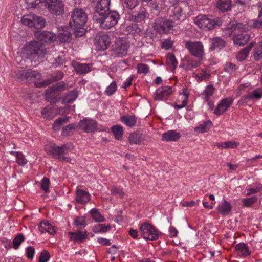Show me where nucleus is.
Returning <instances> with one entry per match:
<instances>
[{
  "label": "nucleus",
  "instance_id": "a878e982",
  "mask_svg": "<svg viewBox=\"0 0 262 262\" xmlns=\"http://www.w3.org/2000/svg\"><path fill=\"white\" fill-rule=\"evenodd\" d=\"M235 249L238 255L243 257H246L251 254L248 246L244 243H240L235 246Z\"/></svg>",
  "mask_w": 262,
  "mask_h": 262
},
{
  "label": "nucleus",
  "instance_id": "13d9d810",
  "mask_svg": "<svg viewBox=\"0 0 262 262\" xmlns=\"http://www.w3.org/2000/svg\"><path fill=\"white\" fill-rule=\"evenodd\" d=\"M253 58L255 60H259L262 59V46L259 43L255 50Z\"/></svg>",
  "mask_w": 262,
  "mask_h": 262
},
{
  "label": "nucleus",
  "instance_id": "f3484780",
  "mask_svg": "<svg viewBox=\"0 0 262 262\" xmlns=\"http://www.w3.org/2000/svg\"><path fill=\"white\" fill-rule=\"evenodd\" d=\"M79 126L84 132L90 133L97 129V124L95 120L85 118L80 121Z\"/></svg>",
  "mask_w": 262,
  "mask_h": 262
},
{
  "label": "nucleus",
  "instance_id": "412c9836",
  "mask_svg": "<svg viewBox=\"0 0 262 262\" xmlns=\"http://www.w3.org/2000/svg\"><path fill=\"white\" fill-rule=\"evenodd\" d=\"M60 111L55 107L47 106L41 111V115L46 120L52 119L59 114Z\"/></svg>",
  "mask_w": 262,
  "mask_h": 262
},
{
  "label": "nucleus",
  "instance_id": "c85d7f7f",
  "mask_svg": "<svg viewBox=\"0 0 262 262\" xmlns=\"http://www.w3.org/2000/svg\"><path fill=\"white\" fill-rule=\"evenodd\" d=\"M212 125V123L210 120L204 121L200 123L194 129V131L198 133H204L207 132Z\"/></svg>",
  "mask_w": 262,
  "mask_h": 262
},
{
  "label": "nucleus",
  "instance_id": "bb28decb",
  "mask_svg": "<svg viewBox=\"0 0 262 262\" xmlns=\"http://www.w3.org/2000/svg\"><path fill=\"white\" fill-rule=\"evenodd\" d=\"M210 49L214 50L216 49H221L225 47V42L223 39L220 37H216L209 40Z\"/></svg>",
  "mask_w": 262,
  "mask_h": 262
},
{
  "label": "nucleus",
  "instance_id": "5701e85b",
  "mask_svg": "<svg viewBox=\"0 0 262 262\" xmlns=\"http://www.w3.org/2000/svg\"><path fill=\"white\" fill-rule=\"evenodd\" d=\"M73 65L76 72L79 74L88 73L91 71L92 68V64L91 63L75 62Z\"/></svg>",
  "mask_w": 262,
  "mask_h": 262
},
{
  "label": "nucleus",
  "instance_id": "09e8293b",
  "mask_svg": "<svg viewBox=\"0 0 262 262\" xmlns=\"http://www.w3.org/2000/svg\"><path fill=\"white\" fill-rule=\"evenodd\" d=\"M167 63L171 66V68L175 69L178 64V61L175 56L173 54H168L167 56Z\"/></svg>",
  "mask_w": 262,
  "mask_h": 262
},
{
  "label": "nucleus",
  "instance_id": "f03ea898",
  "mask_svg": "<svg viewBox=\"0 0 262 262\" xmlns=\"http://www.w3.org/2000/svg\"><path fill=\"white\" fill-rule=\"evenodd\" d=\"M26 57L30 60L31 62L35 63L39 62L46 54L43 43L41 41H33L27 44L25 48Z\"/></svg>",
  "mask_w": 262,
  "mask_h": 262
},
{
  "label": "nucleus",
  "instance_id": "774afa93",
  "mask_svg": "<svg viewBox=\"0 0 262 262\" xmlns=\"http://www.w3.org/2000/svg\"><path fill=\"white\" fill-rule=\"evenodd\" d=\"M111 193L113 195H118L119 197L122 198L124 197L125 193L120 189L116 187H113L111 189Z\"/></svg>",
  "mask_w": 262,
  "mask_h": 262
},
{
  "label": "nucleus",
  "instance_id": "58836bf2",
  "mask_svg": "<svg viewBox=\"0 0 262 262\" xmlns=\"http://www.w3.org/2000/svg\"><path fill=\"white\" fill-rule=\"evenodd\" d=\"M111 131L116 140H121L123 136V127L120 125H114L111 127Z\"/></svg>",
  "mask_w": 262,
  "mask_h": 262
},
{
  "label": "nucleus",
  "instance_id": "c9c22d12",
  "mask_svg": "<svg viewBox=\"0 0 262 262\" xmlns=\"http://www.w3.org/2000/svg\"><path fill=\"white\" fill-rule=\"evenodd\" d=\"M78 96L77 91H72L69 92L62 99V102L63 104H68L75 101Z\"/></svg>",
  "mask_w": 262,
  "mask_h": 262
},
{
  "label": "nucleus",
  "instance_id": "338daca9",
  "mask_svg": "<svg viewBox=\"0 0 262 262\" xmlns=\"http://www.w3.org/2000/svg\"><path fill=\"white\" fill-rule=\"evenodd\" d=\"M65 62V57L63 56H59L58 57L54 59V61L53 62V64L56 67H58L61 66Z\"/></svg>",
  "mask_w": 262,
  "mask_h": 262
},
{
  "label": "nucleus",
  "instance_id": "680f3d73",
  "mask_svg": "<svg viewBox=\"0 0 262 262\" xmlns=\"http://www.w3.org/2000/svg\"><path fill=\"white\" fill-rule=\"evenodd\" d=\"M138 72L140 74H146L149 71V67L144 63H139L137 65Z\"/></svg>",
  "mask_w": 262,
  "mask_h": 262
},
{
  "label": "nucleus",
  "instance_id": "cd10ccee",
  "mask_svg": "<svg viewBox=\"0 0 262 262\" xmlns=\"http://www.w3.org/2000/svg\"><path fill=\"white\" fill-rule=\"evenodd\" d=\"M215 88L213 85L210 84L206 87L205 89L201 93V96L204 101H208L214 93Z\"/></svg>",
  "mask_w": 262,
  "mask_h": 262
},
{
  "label": "nucleus",
  "instance_id": "423d86ee",
  "mask_svg": "<svg viewBox=\"0 0 262 262\" xmlns=\"http://www.w3.org/2000/svg\"><path fill=\"white\" fill-rule=\"evenodd\" d=\"M195 23L200 28L204 30H211L222 24L220 18L210 19L205 15H200L196 17Z\"/></svg>",
  "mask_w": 262,
  "mask_h": 262
},
{
  "label": "nucleus",
  "instance_id": "72a5a7b5",
  "mask_svg": "<svg viewBox=\"0 0 262 262\" xmlns=\"http://www.w3.org/2000/svg\"><path fill=\"white\" fill-rule=\"evenodd\" d=\"M231 0H219L216 4L217 8L222 11H227L230 9Z\"/></svg>",
  "mask_w": 262,
  "mask_h": 262
},
{
  "label": "nucleus",
  "instance_id": "5fc2aeb1",
  "mask_svg": "<svg viewBox=\"0 0 262 262\" xmlns=\"http://www.w3.org/2000/svg\"><path fill=\"white\" fill-rule=\"evenodd\" d=\"M257 200V197L254 195L250 198H247L243 199L242 202L244 206L248 207L251 206L252 204L256 202Z\"/></svg>",
  "mask_w": 262,
  "mask_h": 262
},
{
  "label": "nucleus",
  "instance_id": "37998d69",
  "mask_svg": "<svg viewBox=\"0 0 262 262\" xmlns=\"http://www.w3.org/2000/svg\"><path fill=\"white\" fill-rule=\"evenodd\" d=\"M68 119V117L59 118L58 119H56L53 124V129L55 131L59 130L61 125L62 124L66 123Z\"/></svg>",
  "mask_w": 262,
  "mask_h": 262
},
{
  "label": "nucleus",
  "instance_id": "a211bd4d",
  "mask_svg": "<svg viewBox=\"0 0 262 262\" xmlns=\"http://www.w3.org/2000/svg\"><path fill=\"white\" fill-rule=\"evenodd\" d=\"M76 201L82 204H84L90 201L91 195L90 193L82 189H78L76 192Z\"/></svg>",
  "mask_w": 262,
  "mask_h": 262
},
{
  "label": "nucleus",
  "instance_id": "3c124183",
  "mask_svg": "<svg viewBox=\"0 0 262 262\" xmlns=\"http://www.w3.org/2000/svg\"><path fill=\"white\" fill-rule=\"evenodd\" d=\"M248 97L250 99H260L262 97V90L256 89L251 93L248 94Z\"/></svg>",
  "mask_w": 262,
  "mask_h": 262
},
{
  "label": "nucleus",
  "instance_id": "ddd939ff",
  "mask_svg": "<svg viewBox=\"0 0 262 262\" xmlns=\"http://www.w3.org/2000/svg\"><path fill=\"white\" fill-rule=\"evenodd\" d=\"M174 26L176 24L174 21L167 19H162L156 23L155 27L160 33H166Z\"/></svg>",
  "mask_w": 262,
  "mask_h": 262
},
{
  "label": "nucleus",
  "instance_id": "2f4dec72",
  "mask_svg": "<svg viewBox=\"0 0 262 262\" xmlns=\"http://www.w3.org/2000/svg\"><path fill=\"white\" fill-rule=\"evenodd\" d=\"M210 76L209 71L206 69H202L199 72L194 74V77L197 81L200 82L202 81L207 80Z\"/></svg>",
  "mask_w": 262,
  "mask_h": 262
},
{
  "label": "nucleus",
  "instance_id": "9b49d317",
  "mask_svg": "<svg viewBox=\"0 0 262 262\" xmlns=\"http://www.w3.org/2000/svg\"><path fill=\"white\" fill-rule=\"evenodd\" d=\"M87 16L81 9H75L72 14V21H70V27L75 25L83 26L86 22Z\"/></svg>",
  "mask_w": 262,
  "mask_h": 262
},
{
  "label": "nucleus",
  "instance_id": "7c9ffc66",
  "mask_svg": "<svg viewBox=\"0 0 262 262\" xmlns=\"http://www.w3.org/2000/svg\"><path fill=\"white\" fill-rule=\"evenodd\" d=\"M253 46L254 43H251L247 47L240 51L237 54V59L240 61L245 60L248 57L249 53V51Z\"/></svg>",
  "mask_w": 262,
  "mask_h": 262
},
{
  "label": "nucleus",
  "instance_id": "de8ad7c7",
  "mask_svg": "<svg viewBox=\"0 0 262 262\" xmlns=\"http://www.w3.org/2000/svg\"><path fill=\"white\" fill-rule=\"evenodd\" d=\"M200 65V62L196 60L189 59L187 62L184 64V69L187 71H190L194 68L198 67Z\"/></svg>",
  "mask_w": 262,
  "mask_h": 262
},
{
  "label": "nucleus",
  "instance_id": "6ab92c4d",
  "mask_svg": "<svg viewBox=\"0 0 262 262\" xmlns=\"http://www.w3.org/2000/svg\"><path fill=\"white\" fill-rule=\"evenodd\" d=\"M181 136V135L179 132L174 130H170L162 134V140L167 142L177 141L180 138Z\"/></svg>",
  "mask_w": 262,
  "mask_h": 262
},
{
  "label": "nucleus",
  "instance_id": "e2e57ef3",
  "mask_svg": "<svg viewBox=\"0 0 262 262\" xmlns=\"http://www.w3.org/2000/svg\"><path fill=\"white\" fill-rule=\"evenodd\" d=\"M50 181H41V183L39 181H36L35 184L40 186L41 189L45 192V193L49 192V187L50 185Z\"/></svg>",
  "mask_w": 262,
  "mask_h": 262
},
{
  "label": "nucleus",
  "instance_id": "ea45409f",
  "mask_svg": "<svg viewBox=\"0 0 262 262\" xmlns=\"http://www.w3.org/2000/svg\"><path fill=\"white\" fill-rule=\"evenodd\" d=\"M182 8L180 6L177 5L172 9V14L170 15L174 20H178L182 15Z\"/></svg>",
  "mask_w": 262,
  "mask_h": 262
},
{
  "label": "nucleus",
  "instance_id": "393cba45",
  "mask_svg": "<svg viewBox=\"0 0 262 262\" xmlns=\"http://www.w3.org/2000/svg\"><path fill=\"white\" fill-rule=\"evenodd\" d=\"M232 39L235 44L238 46H244L249 41L250 36L245 32L236 35Z\"/></svg>",
  "mask_w": 262,
  "mask_h": 262
},
{
  "label": "nucleus",
  "instance_id": "c03bdc74",
  "mask_svg": "<svg viewBox=\"0 0 262 262\" xmlns=\"http://www.w3.org/2000/svg\"><path fill=\"white\" fill-rule=\"evenodd\" d=\"M117 88V85L115 81L112 82L110 84L107 86L105 91L104 94L107 96H111L115 93Z\"/></svg>",
  "mask_w": 262,
  "mask_h": 262
},
{
  "label": "nucleus",
  "instance_id": "7ed1b4c3",
  "mask_svg": "<svg viewBox=\"0 0 262 262\" xmlns=\"http://www.w3.org/2000/svg\"><path fill=\"white\" fill-rule=\"evenodd\" d=\"M120 19L119 13L116 11H110L94 18L101 28L107 29L115 26Z\"/></svg>",
  "mask_w": 262,
  "mask_h": 262
},
{
  "label": "nucleus",
  "instance_id": "49530a36",
  "mask_svg": "<svg viewBox=\"0 0 262 262\" xmlns=\"http://www.w3.org/2000/svg\"><path fill=\"white\" fill-rule=\"evenodd\" d=\"M130 144H140L142 141L141 136L140 134L135 133L130 134L128 138Z\"/></svg>",
  "mask_w": 262,
  "mask_h": 262
},
{
  "label": "nucleus",
  "instance_id": "f257e3e1",
  "mask_svg": "<svg viewBox=\"0 0 262 262\" xmlns=\"http://www.w3.org/2000/svg\"><path fill=\"white\" fill-rule=\"evenodd\" d=\"M14 76L21 81L33 82L37 87L46 86L51 83V81L49 80L40 82L41 74L37 71L31 69L17 70L15 72Z\"/></svg>",
  "mask_w": 262,
  "mask_h": 262
},
{
  "label": "nucleus",
  "instance_id": "4be33fe9",
  "mask_svg": "<svg viewBox=\"0 0 262 262\" xmlns=\"http://www.w3.org/2000/svg\"><path fill=\"white\" fill-rule=\"evenodd\" d=\"M231 208L232 206L230 203L224 200L219 204L217 207V210L222 215L225 216L230 213Z\"/></svg>",
  "mask_w": 262,
  "mask_h": 262
},
{
  "label": "nucleus",
  "instance_id": "f704fd0d",
  "mask_svg": "<svg viewBox=\"0 0 262 262\" xmlns=\"http://www.w3.org/2000/svg\"><path fill=\"white\" fill-rule=\"evenodd\" d=\"M239 143L237 142L231 140L226 141L223 143H216L215 145L217 146L219 148H236Z\"/></svg>",
  "mask_w": 262,
  "mask_h": 262
},
{
  "label": "nucleus",
  "instance_id": "6e6d98bb",
  "mask_svg": "<svg viewBox=\"0 0 262 262\" xmlns=\"http://www.w3.org/2000/svg\"><path fill=\"white\" fill-rule=\"evenodd\" d=\"M34 23H34V27L39 28H43L46 24V20L42 17L36 15H35Z\"/></svg>",
  "mask_w": 262,
  "mask_h": 262
},
{
  "label": "nucleus",
  "instance_id": "b1692460",
  "mask_svg": "<svg viewBox=\"0 0 262 262\" xmlns=\"http://www.w3.org/2000/svg\"><path fill=\"white\" fill-rule=\"evenodd\" d=\"M39 229L42 233L48 232L51 235H54L56 233L54 227L48 221L41 222Z\"/></svg>",
  "mask_w": 262,
  "mask_h": 262
},
{
  "label": "nucleus",
  "instance_id": "0e129e2a",
  "mask_svg": "<svg viewBox=\"0 0 262 262\" xmlns=\"http://www.w3.org/2000/svg\"><path fill=\"white\" fill-rule=\"evenodd\" d=\"M26 256L28 259H32L35 254V249L32 246H28L26 249Z\"/></svg>",
  "mask_w": 262,
  "mask_h": 262
},
{
  "label": "nucleus",
  "instance_id": "864d4df0",
  "mask_svg": "<svg viewBox=\"0 0 262 262\" xmlns=\"http://www.w3.org/2000/svg\"><path fill=\"white\" fill-rule=\"evenodd\" d=\"M25 240V237L23 234H18L13 241V247L15 249L18 248L20 244Z\"/></svg>",
  "mask_w": 262,
  "mask_h": 262
},
{
  "label": "nucleus",
  "instance_id": "a19ab883",
  "mask_svg": "<svg viewBox=\"0 0 262 262\" xmlns=\"http://www.w3.org/2000/svg\"><path fill=\"white\" fill-rule=\"evenodd\" d=\"M258 19L253 20L252 26L254 28H262V3L258 4Z\"/></svg>",
  "mask_w": 262,
  "mask_h": 262
},
{
  "label": "nucleus",
  "instance_id": "e433bc0d",
  "mask_svg": "<svg viewBox=\"0 0 262 262\" xmlns=\"http://www.w3.org/2000/svg\"><path fill=\"white\" fill-rule=\"evenodd\" d=\"M90 213L92 219L95 220L96 222L100 223L105 221V218L97 208H94L92 209L90 211Z\"/></svg>",
  "mask_w": 262,
  "mask_h": 262
},
{
  "label": "nucleus",
  "instance_id": "9d476101",
  "mask_svg": "<svg viewBox=\"0 0 262 262\" xmlns=\"http://www.w3.org/2000/svg\"><path fill=\"white\" fill-rule=\"evenodd\" d=\"M44 4L53 14L60 15L64 13V5L61 0H45Z\"/></svg>",
  "mask_w": 262,
  "mask_h": 262
},
{
  "label": "nucleus",
  "instance_id": "39448f33",
  "mask_svg": "<svg viewBox=\"0 0 262 262\" xmlns=\"http://www.w3.org/2000/svg\"><path fill=\"white\" fill-rule=\"evenodd\" d=\"M45 149L46 151L50 152L54 157H56L61 161H64L68 162H71V161L70 157L64 156L69 150V147L66 145L58 146L54 144H50L45 146Z\"/></svg>",
  "mask_w": 262,
  "mask_h": 262
},
{
  "label": "nucleus",
  "instance_id": "bf43d9fd",
  "mask_svg": "<svg viewBox=\"0 0 262 262\" xmlns=\"http://www.w3.org/2000/svg\"><path fill=\"white\" fill-rule=\"evenodd\" d=\"M74 225L78 226V228L85 227L86 225L85 217L83 216H78L76 218L74 222Z\"/></svg>",
  "mask_w": 262,
  "mask_h": 262
},
{
  "label": "nucleus",
  "instance_id": "8fccbe9b",
  "mask_svg": "<svg viewBox=\"0 0 262 262\" xmlns=\"http://www.w3.org/2000/svg\"><path fill=\"white\" fill-rule=\"evenodd\" d=\"M59 38L62 42H69L72 39V35L69 31H64L60 33Z\"/></svg>",
  "mask_w": 262,
  "mask_h": 262
},
{
  "label": "nucleus",
  "instance_id": "0eeeda50",
  "mask_svg": "<svg viewBox=\"0 0 262 262\" xmlns=\"http://www.w3.org/2000/svg\"><path fill=\"white\" fill-rule=\"evenodd\" d=\"M139 230L141 236L147 240L155 241L158 239L159 235L155 226L148 222H144L140 225Z\"/></svg>",
  "mask_w": 262,
  "mask_h": 262
},
{
  "label": "nucleus",
  "instance_id": "4c0bfd02",
  "mask_svg": "<svg viewBox=\"0 0 262 262\" xmlns=\"http://www.w3.org/2000/svg\"><path fill=\"white\" fill-rule=\"evenodd\" d=\"M64 86V83L63 82H60L57 83L53 87L48 89L46 91V94L48 97L54 95L56 92L61 91Z\"/></svg>",
  "mask_w": 262,
  "mask_h": 262
},
{
  "label": "nucleus",
  "instance_id": "6e6552de",
  "mask_svg": "<svg viewBox=\"0 0 262 262\" xmlns=\"http://www.w3.org/2000/svg\"><path fill=\"white\" fill-rule=\"evenodd\" d=\"M129 45L125 39H117L112 46V55L114 57H123L127 55Z\"/></svg>",
  "mask_w": 262,
  "mask_h": 262
},
{
  "label": "nucleus",
  "instance_id": "603ef678",
  "mask_svg": "<svg viewBox=\"0 0 262 262\" xmlns=\"http://www.w3.org/2000/svg\"><path fill=\"white\" fill-rule=\"evenodd\" d=\"M147 13L145 11L142 10L133 16V19L138 23L142 22L147 17Z\"/></svg>",
  "mask_w": 262,
  "mask_h": 262
},
{
  "label": "nucleus",
  "instance_id": "4d7b16f0",
  "mask_svg": "<svg viewBox=\"0 0 262 262\" xmlns=\"http://www.w3.org/2000/svg\"><path fill=\"white\" fill-rule=\"evenodd\" d=\"M50 258V254L46 250H43L40 254L38 262H47Z\"/></svg>",
  "mask_w": 262,
  "mask_h": 262
},
{
  "label": "nucleus",
  "instance_id": "473e14b6",
  "mask_svg": "<svg viewBox=\"0 0 262 262\" xmlns=\"http://www.w3.org/2000/svg\"><path fill=\"white\" fill-rule=\"evenodd\" d=\"M35 19V15L33 14H30L23 16L21 18L22 23L30 27H34V21Z\"/></svg>",
  "mask_w": 262,
  "mask_h": 262
},
{
  "label": "nucleus",
  "instance_id": "052dcab7",
  "mask_svg": "<svg viewBox=\"0 0 262 262\" xmlns=\"http://www.w3.org/2000/svg\"><path fill=\"white\" fill-rule=\"evenodd\" d=\"M125 5L126 6L127 8L129 9H133L137 7L139 1V0H122Z\"/></svg>",
  "mask_w": 262,
  "mask_h": 262
},
{
  "label": "nucleus",
  "instance_id": "69168bd1",
  "mask_svg": "<svg viewBox=\"0 0 262 262\" xmlns=\"http://www.w3.org/2000/svg\"><path fill=\"white\" fill-rule=\"evenodd\" d=\"M25 2L29 8H35L40 3V0H25Z\"/></svg>",
  "mask_w": 262,
  "mask_h": 262
},
{
  "label": "nucleus",
  "instance_id": "c756f323",
  "mask_svg": "<svg viewBox=\"0 0 262 262\" xmlns=\"http://www.w3.org/2000/svg\"><path fill=\"white\" fill-rule=\"evenodd\" d=\"M121 121L128 127H133L137 122V118L133 115H126L121 117Z\"/></svg>",
  "mask_w": 262,
  "mask_h": 262
},
{
  "label": "nucleus",
  "instance_id": "aec40b11",
  "mask_svg": "<svg viewBox=\"0 0 262 262\" xmlns=\"http://www.w3.org/2000/svg\"><path fill=\"white\" fill-rule=\"evenodd\" d=\"M68 237L74 242L81 243L87 238L88 234L86 232L77 230L76 232H70L68 233Z\"/></svg>",
  "mask_w": 262,
  "mask_h": 262
},
{
  "label": "nucleus",
  "instance_id": "79ce46f5",
  "mask_svg": "<svg viewBox=\"0 0 262 262\" xmlns=\"http://www.w3.org/2000/svg\"><path fill=\"white\" fill-rule=\"evenodd\" d=\"M71 27L74 30V34L77 37L82 36L86 32V30L83 27V26L75 25Z\"/></svg>",
  "mask_w": 262,
  "mask_h": 262
},
{
  "label": "nucleus",
  "instance_id": "1a4fd4ad",
  "mask_svg": "<svg viewBox=\"0 0 262 262\" xmlns=\"http://www.w3.org/2000/svg\"><path fill=\"white\" fill-rule=\"evenodd\" d=\"M185 47L192 56L199 59H201L204 55V46L200 41H186Z\"/></svg>",
  "mask_w": 262,
  "mask_h": 262
},
{
  "label": "nucleus",
  "instance_id": "20e7f679",
  "mask_svg": "<svg viewBox=\"0 0 262 262\" xmlns=\"http://www.w3.org/2000/svg\"><path fill=\"white\" fill-rule=\"evenodd\" d=\"M253 20L250 21L248 25H244L242 23H237L235 21L230 22L226 28L223 30V33L226 37H233L245 33L249 29V27L252 26Z\"/></svg>",
  "mask_w": 262,
  "mask_h": 262
},
{
  "label": "nucleus",
  "instance_id": "f8f14e48",
  "mask_svg": "<svg viewBox=\"0 0 262 262\" xmlns=\"http://www.w3.org/2000/svg\"><path fill=\"white\" fill-rule=\"evenodd\" d=\"M111 0H98L95 7L94 19L109 12Z\"/></svg>",
  "mask_w": 262,
  "mask_h": 262
},
{
  "label": "nucleus",
  "instance_id": "a18cd8bd",
  "mask_svg": "<svg viewBox=\"0 0 262 262\" xmlns=\"http://www.w3.org/2000/svg\"><path fill=\"white\" fill-rule=\"evenodd\" d=\"M111 229V227L110 225L105 226V225L99 224L95 226L93 231L95 233H105L110 230Z\"/></svg>",
  "mask_w": 262,
  "mask_h": 262
},
{
  "label": "nucleus",
  "instance_id": "4468645a",
  "mask_svg": "<svg viewBox=\"0 0 262 262\" xmlns=\"http://www.w3.org/2000/svg\"><path fill=\"white\" fill-rule=\"evenodd\" d=\"M173 92V87L171 86H164L159 88L154 94V99L159 101L166 99Z\"/></svg>",
  "mask_w": 262,
  "mask_h": 262
},
{
  "label": "nucleus",
  "instance_id": "2eb2a0df",
  "mask_svg": "<svg viewBox=\"0 0 262 262\" xmlns=\"http://www.w3.org/2000/svg\"><path fill=\"white\" fill-rule=\"evenodd\" d=\"M233 98L232 97H227L222 99L214 110V113L220 116L228 110L230 106L232 104Z\"/></svg>",
  "mask_w": 262,
  "mask_h": 262
},
{
  "label": "nucleus",
  "instance_id": "dca6fc26",
  "mask_svg": "<svg viewBox=\"0 0 262 262\" xmlns=\"http://www.w3.org/2000/svg\"><path fill=\"white\" fill-rule=\"evenodd\" d=\"M111 42V39L108 35L103 34L96 36L95 44L98 50L104 51L108 48Z\"/></svg>",
  "mask_w": 262,
  "mask_h": 262
}]
</instances>
